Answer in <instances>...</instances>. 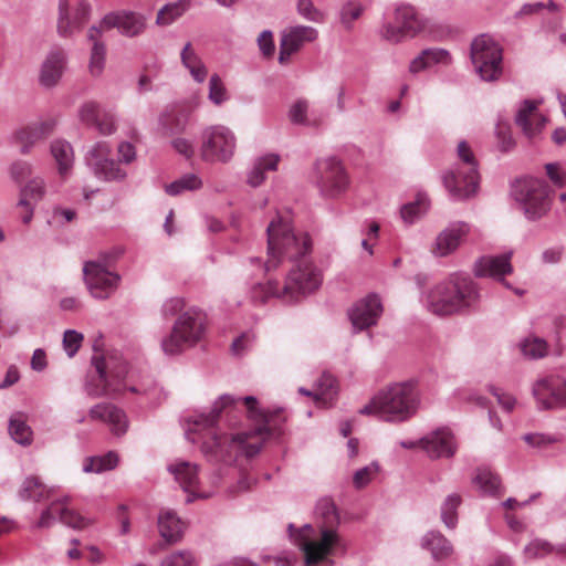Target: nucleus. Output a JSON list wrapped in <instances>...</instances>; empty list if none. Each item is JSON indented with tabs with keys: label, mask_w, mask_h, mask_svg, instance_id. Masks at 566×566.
Segmentation results:
<instances>
[{
	"label": "nucleus",
	"mask_w": 566,
	"mask_h": 566,
	"mask_svg": "<svg viewBox=\"0 0 566 566\" xmlns=\"http://www.w3.org/2000/svg\"><path fill=\"white\" fill-rule=\"evenodd\" d=\"M426 27L424 18L410 4L397 6L394 21L382 24L380 35L382 39L399 43L406 38H412Z\"/></svg>",
	"instance_id": "nucleus-12"
},
{
	"label": "nucleus",
	"mask_w": 566,
	"mask_h": 566,
	"mask_svg": "<svg viewBox=\"0 0 566 566\" xmlns=\"http://www.w3.org/2000/svg\"><path fill=\"white\" fill-rule=\"evenodd\" d=\"M101 113H102L101 105L96 102L90 101V102H85L81 106L78 115H80L81 120L84 124H86L88 126H93L97 122L98 117L101 116Z\"/></svg>",
	"instance_id": "nucleus-56"
},
{
	"label": "nucleus",
	"mask_w": 566,
	"mask_h": 566,
	"mask_svg": "<svg viewBox=\"0 0 566 566\" xmlns=\"http://www.w3.org/2000/svg\"><path fill=\"white\" fill-rule=\"evenodd\" d=\"M280 161L276 154H268L256 158L247 174V182L255 188L266 179L268 171H275Z\"/></svg>",
	"instance_id": "nucleus-30"
},
{
	"label": "nucleus",
	"mask_w": 566,
	"mask_h": 566,
	"mask_svg": "<svg viewBox=\"0 0 566 566\" xmlns=\"http://www.w3.org/2000/svg\"><path fill=\"white\" fill-rule=\"evenodd\" d=\"M146 25L147 18L143 13L119 10L105 14L96 27L101 28L102 33L115 28L122 35L135 38L144 33Z\"/></svg>",
	"instance_id": "nucleus-18"
},
{
	"label": "nucleus",
	"mask_w": 566,
	"mask_h": 566,
	"mask_svg": "<svg viewBox=\"0 0 566 566\" xmlns=\"http://www.w3.org/2000/svg\"><path fill=\"white\" fill-rule=\"evenodd\" d=\"M9 433L19 444L29 446L32 442V430L27 424L22 412H15L10 417Z\"/></svg>",
	"instance_id": "nucleus-39"
},
{
	"label": "nucleus",
	"mask_w": 566,
	"mask_h": 566,
	"mask_svg": "<svg viewBox=\"0 0 566 566\" xmlns=\"http://www.w3.org/2000/svg\"><path fill=\"white\" fill-rule=\"evenodd\" d=\"M235 149V137L226 126L213 125L205 128L201 134L200 156L208 163H227Z\"/></svg>",
	"instance_id": "nucleus-13"
},
{
	"label": "nucleus",
	"mask_w": 566,
	"mask_h": 566,
	"mask_svg": "<svg viewBox=\"0 0 566 566\" xmlns=\"http://www.w3.org/2000/svg\"><path fill=\"white\" fill-rule=\"evenodd\" d=\"M45 195V184L40 177L31 179L20 189L19 207H29V203L39 202Z\"/></svg>",
	"instance_id": "nucleus-40"
},
{
	"label": "nucleus",
	"mask_w": 566,
	"mask_h": 566,
	"mask_svg": "<svg viewBox=\"0 0 566 566\" xmlns=\"http://www.w3.org/2000/svg\"><path fill=\"white\" fill-rule=\"evenodd\" d=\"M547 343L539 337L525 338L521 344L524 356L531 359L543 358L547 354Z\"/></svg>",
	"instance_id": "nucleus-46"
},
{
	"label": "nucleus",
	"mask_w": 566,
	"mask_h": 566,
	"mask_svg": "<svg viewBox=\"0 0 566 566\" xmlns=\"http://www.w3.org/2000/svg\"><path fill=\"white\" fill-rule=\"evenodd\" d=\"M537 104L534 101L525 99L517 111L515 123L520 126L530 139L534 138L545 126L546 118L536 113Z\"/></svg>",
	"instance_id": "nucleus-25"
},
{
	"label": "nucleus",
	"mask_w": 566,
	"mask_h": 566,
	"mask_svg": "<svg viewBox=\"0 0 566 566\" xmlns=\"http://www.w3.org/2000/svg\"><path fill=\"white\" fill-rule=\"evenodd\" d=\"M92 365L94 374L88 375V380L85 384L87 395L92 397H101L109 392L117 391L118 388L113 386L111 377L114 379H123L126 374V366L114 368L112 360L104 356H93Z\"/></svg>",
	"instance_id": "nucleus-15"
},
{
	"label": "nucleus",
	"mask_w": 566,
	"mask_h": 566,
	"mask_svg": "<svg viewBox=\"0 0 566 566\" xmlns=\"http://www.w3.org/2000/svg\"><path fill=\"white\" fill-rule=\"evenodd\" d=\"M422 547L429 549L437 560L448 558L453 551L448 539L437 532H429L423 537Z\"/></svg>",
	"instance_id": "nucleus-37"
},
{
	"label": "nucleus",
	"mask_w": 566,
	"mask_h": 566,
	"mask_svg": "<svg viewBox=\"0 0 566 566\" xmlns=\"http://www.w3.org/2000/svg\"><path fill=\"white\" fill-rule=\"evenodd\" d=\"M489 391L496 398L499 405L504 411H513L516 405V399L512 395L504 392L502 389L495 386H490Z\"/></svg>",
	"instance_id": "nucleus-59"
},
{
	"label": "nucleus",
	"mask_w": 566,
	"mask_h": 566,
	"mask_svg": "<svg viewBox=\"0 0 566 566\" xmlns=\"http://www.w3.org/2000/svg\"><path fill=\"white\" fill-rule=\"evenodd\" d=\"M382 408V420L400 422L416 413L420 399L411 382L392 384L377 394Z\"/></svg>",
	"instance_id": "nucleus-7"
},
{
	"label": "nucleus",
	"mask_w": 566,
	"mask_h": 566,
	"mask_svg": "<svg viewBox=\"0 0 566 566\" xmlns=\"http://www.w3.org/2000/svg\"><path fill=\"white\" fill-rule=\"evenodd\" d=\"M83 335L74 329H67L63 335V348L69 357H73L80 349Z\"/></svg>",
	"instance_id": "nucleus-57"
},
{
	"label": "nucleus",
	"mask_w": 566,
	"mask_h": 566,
	"mask_svg": "<svg viewBox=\"0 0 566 566\" xmlns=\"http://www.w3.org/2000/svg\"><path fill=\"white\" fill-rule=\"evenodd\" d=\"M87 40L92 43L88 70L93 76H99L105 67L106 48L102 41L103 33L96 24L92 25L86 34Z\"/></svg>",
	"instance_id": "nucleus-27"
},
{
	"label": "nucleus",
	"mask_w": 566,
	"mask_h": 566,
	"mask_svg": "<svg viewBox=\"0 0 566 566\" xmlns=\"http://www.w3.org/2000/svg\"><path fill=\"white\" fill-rule=\"evenodd\" d=\"M512 196L531 221L543 218L551 209L548 188L542 179L532 177L517 179L512 185Z\"/></svg>",
	"instance_id": "nucleus-9"
},
{
	"label": "nucleus",
	"mask_w": 566,
	"mask_h": 566,
	"mask_svg": "<svg viewBox=\"0 0 566 566\" xmlns=\"http://www.w3.org/2000/svg\"><path fill=\"white\" fill-rule=\"evenodd\" d=\"M532 394L539 410L566 408V379L548 375L537 379Z\"/></svg>",
	"instance_id": "nucleus-17"
},
{
	"label": "nucleus",
	"mask_w": 566,
	"mask_h": 566,
	"mask_svg": "<svg viewBox=\"0 0 566 566\" xmlns=\"http://www.w3.org/2000/svg\"><path fill=\"white\" fill-rule=\"evenodd\" d=\"M268 261L262 263L259 258H250L249 264L258 268L260 273L269 272L279 266L283 260L298 261L281 287L276 281L269 280L265 284L258 283L252 290V298L264 303L269 297H279L285 302H295L316 289L322 283L319 270L307 259L312 250V240L306 232H295L287 220L277 216L268 228Z\"/></svg>",
	"instance_id": "nucleus-2"
},
{
	"label": "nucleus",
	"mask_w": 566,
	"mask_h": 566,
	"mask_svg": "<svg viewBox=\"0 0 566 566\" xmlns=\"http://www.w3.org/2000/svg\"><path fill=\"white\" fill-rule=\"evenodd\" d=\"M318 32L313 27L295 25L284 30L281 40L283 44L290 46L292 51H298L302 45L307 42H313L317 39Z\"/></svg>",
	"instance_id": "nucleus-31"
},
{
	"label": "nucleus",
	"mask_w": 566,
	"mask_h": 566,
	"mask_svg": "<svg viewBox=\"0 0 566 566\" xmlns=\"http://www.w3.org/2000/svg\"><path fill=\"white\" fill-rule=\"evenodd\" d=\"M53 126L52 122H42L21 128L15 135L17 142L21 145L20 153L29 154L36 143L52 134Z\"/></svg>",
	"instance_id": "nucleus-28"
},
{
	"label": "nucleus",
	"mask_w": 566,
	"mask_h": 566,
	"mask_svg": "<svg viewBox=\"0 0 566 566\" xmlns=\"http://www.w3.org/2000/svg\"><path fill=\"white\" fill-rule=\"evenodd\" d=\"M67 55L61 49L51 50L45 56L40 74L39 83L45 88H52L57 85L66 69Z\"/></svg>",
	"instance_id": "nucleus-22"
},
{
	"label": "nucleus",
	"mask_w": 566,
	"mask_h": 566,
	"mask_svg": "<svg viewBox=\"0 0 566 566\" xmlns=\"http://www.w3.org/2000/svg\"><path fill=\"white\" fill-rule=\"evenodd\" d=\"M324 524L319 526V537L314 526L306 524L295 530L290 525V535L294 543L303 551L305 563L308 566L323 560L338 545L339 538L333 525L338 523V515L333 503L326 501Z\"/></svg>",
	"instance_id": "nucleus-4"
},
{
	"label": "nucleus",
	"mask_w": 566,
	"mask_h": 566,
	"mask_svg": "<svg viewBox=\"0 0 566 566\" xmlns=\"http://www.w3.org/2000/svg\"><path fill=\"white\" fill-rule=\"evenodd\" d=\"M56 32L61 38L69 39L80 32L91 17V4L86 0H59Z\"/></svg>",
	"instance_id": "nucleus-14"
},
{
	"label": "nucleus",
	"mask_w": 566,
	"mask_h": 566,
	"mask_svg": "<svg viewBox=\"0 0 566 566\" xmlns=\"http://www.w3.org/2000/svg\"><path fill=\"white\" fill-rule=\"evenodd\" d=\"M421 449L432 460L449 459L457 453L458 444L453 432L447 427H441L421 438Z\"/></svg>",
	"instance_id": "nucleus-19"
},
{
	"label": "nucleus",
	"mask_w": 566,
	"mask_h": 566,
	"mask_svg": "<svg viewBox=\"0 0 566 566\" xmlns=\"http://www.w3.org/2000/svg\"><path fill=\"white\" fill-rule=\"evenodd\" d=\"M430 208V201L426 193H418L415 201L403 205L400 209L401 219L407 224H413L422 218Z\"/></svg>",
	"instance_id": "nucleus-35"
},
{
	"label": "nucleus",
	"mask_w": 566,
	"mask_h": 566,
	"mask_svg": "<svg viewBox=\"0 0 566 566\" xmlns=\"http://www.w3.org/2000/svg\"><path fill=\"white\" fill-rule=\"evenodd\" d=\"M111 146L106 142L96 143L86 154L85 161L96 178L103 181H123L127 172L120 164L109 158Z\"/></svg>",
	"instance_id": "nucleus-16"
},
{
	"label": "nucleus",
	"mask_w": 566,
	"mask_h": 566,
	"mask_svg": "<svg viewBox=\"0 0 566 566\" xmlns=\"http://www.w3.org/2000/svg\"><path fill=\"white\" fill-rule=\"evenodd\" d=\"M209 99L214 105H221L229 99L227 88L218 74H213L209 80Z\"/></svg>",
	"instance_id": "nucleus-50"
},
{
	"label": "nucleus",
	"mask_w": 566,
	"mask_h": 566,
	"mask_svg": "<svg viewBox=\"0 0 566 566\" xmlns=\"http://www.w3.org/2000/svg\"><path fill=\"white\" fill-rule=\"evenodd\" d=\"M10 174L15 182H21L32 174V166L30 163L24 160L14 161L11 165Z\"/></svg>",
	"instance_id": "nucleus-60"
},
{
	"label": "nucleus",
	"mask_w": 566,
	"mask_h": 566,
	"mask_svg": "<svg viewBox=\"0 0 566 566\" xmlns=\"http://www.w3.org/2000/svg\"><path fill=\"white\" fill-rule=\"evenodd\" d=\"M479 300L478 284L471 277L453 275L429 291L426 305L431 313L447 316L476 306Z\"/></svg>",
	"instance_id": "nucleus-3"
},
{
	"label": "nucleus",
	"mask_w": 566,
	"mask_h": 566,
	"mask_svg": "<svg viewBox=\"0 0 566 566\" xmlns=\"http://www.w3.org/2000/svg\"><path fill=\"white\" fill-rule=\"evenodd\" d=\"M51 154L54 157L59 172L65 176L73 165V148L66 140H54L51 144Z\"/></svg>",
	"instance_id": "nucleus-38"
},
{
	"label": "nucleus",
	"mask_w": 566,
	"mask_h": 566,
	"mask_svg": "<svg viewBox=\"0 0 566 566\" xmlns=\"http://www.w3.org/2000/svg\"><path fill=\"white\" fill-rule=\"evenodd\" d=\"M379 471V465L377 462H371L370 464L357 470L354 474V484L357 489H361L367 485Z\"/></svg>",
	"instance_id": "nucleus-54"
},
{
	"label": "nucleus",
	"mask_w": 566,
	"mask_h": 566,
	"mask_svg": "<svg viewBox=\"0 0 566 566\" xmlns=\"http://www.w3.org/2000/svg\"><path fill=\"white\" fill-rule=\"evenodd\" d=\"M522 439L528 446L537 449H545L559 441L556 436L539 432L526 433L522 437Z\"/></svg>",
	"instance_id": "nucleus-55"
},
{
	"label": "nucleus",
	"mask_w": 566,
	"mask_h": 566,
	"mask_svg": "<svg viewBox=\"0 0 566 566\" xmlns=\"http://www.w3.org/2000/svg\"><path fill=\"white\" fill-rule=\"evenodd\" d=\"M60 521L73 528H83L88 524L87 518L69 509L63 502H60Z\"/></svg>",
	"instance_id": "nucleus-51"
},
{
	"label": "nucleus",
	"mask_w": 566,
	"mask_h": 566,
	"mask_svg": "<svg viewBox=\"0 0 566 566\" xmlns=\"http://www.w3.org/2000/svg\"><path fill=\"white\" fill-rule=\"evenodd\" d=\"M316 390L319 395L321 402L331 403L338 392L336 378L329 373H323L316 381Z\"/></svg>",
	"instance_id": "nucleus-42"
},
{
	"label": "nucleus",
	"mask_w": 566,
	"mask_h": 566,
	"mask_svg": "<svg viewBox=\"0 0 566 566\" xmlns=\"http://www.w3.org/2000/svg\"><path fill=\"white\" fill-rule=\"evenodd\" d=\"M457 151L461 164L443 175V185L453 200H465L478 191V161L465 140L458 144Z\"/></svg>",
	"instance_id": "nucleus-6"
},
{
	"label": "nucleus",
	"mask_w": 566,
	"mask_h": 566,
	"mask_svg": "<svg viewBox=\"0 0 566 566\" xmlns=\"http://www.w3.org/2000/svg\"><path fill=\"white\" fill-rule=\"evenodd\" d=\"M279 411H268L258 407L254 396L235 398L224 394L214 401L209 413L192 418V428L186 432L187 439L201 430L208 431V439L201 443V451L211 462L226 465L234 463L239 455L252 459L269 439L283 434Z\"/></svg>",
	"instance_id": "nucleus-1"
},
{
	"label": "nucleus",
	"mask_w": 566,
	"mask_h": 566,
	"mask_svg": "<svg viewBox=\"0 0 566 566\" xmlns=\"http://www.w3.org/2000/svg\"><path fill=\"white\" fill-rule=\"evenodd\" d=\"M207 331L206 314L190 307L177 316L169 334L160 340V348L166 356H177L196 346Z\"/></svg>",
	"instance_id": "nucleus-5"
},
{
	"label": "nucleus",
	"mask_w": 566,
	"mask_h": 566,
	"mask_svg": "<svg viewBox=\"0 0 566 566\" xmlns=\"http://www.w3.org/2000/svg\"><path fill=\"white\" fill-rule=\"evenodd\" d=\"M90 417L106 422L113 434L122 437L127 432L128 419L126 413L118 407L103 402L90 409Z\"/></svg>",
	"instance_id": "nucleus-24"
},
{
	"label": "nucleus",
	"mask_w": 566,
	"mask_h": 566,
	"mask_svg": "<svg viewBox=\"0 0 566 566\" xmlns=\"http://www.w3.org/2000/svg\"><path fill=\"white\" fill-rule=\"evenodd\" d=\"M185 301L181 297H171L167 300L161 306V314L164 317L168 318L171 316H179L182 312H185Z\"/></svg>",
	"instance_id": "nucleus-58"
},
{
	"label": "nucleus",
	"mask_w": 566,
	"mask_h": 566,
	"mask_svg": "<svg viewBox=\"0 0 566 566\" xmlns=\"http://www.w3.org/2000/svg\"><path fill=\"white\" fill-rule=\"evenodd\" d=\"M461 497H447L441 507V517L443 523L452 528L457 524V510L461 503Z\"/></svg>",
	"instance_id": "nucleus-52"
},
{
	"label": "nucleus",
	"mask_w": 566,
	"mask_h": 566,
	"mask_svg": "<svg viewBox=\"0 0 566 566\" xmlns=\"http://www.w3.org/2000/svg\"><path fill=\"white\" fill-rule=\"evenodd\" d=\"M176 482L188 495H205L197 491L198 467L187 461H179L168 467Z\"/></svg>",
	"instance_id": "nucleus-26"
},
{
	"label": "nucleus",
	"mask_w": 566,
	"mask_h": 566,
	"mask_svg": "<svg viewBox=\"0 0 566 566\" xmlns=\"http://www.w3.org/2000/svg\"><path fill=\"white\" fill-rule=\"evenodd\" d=\"M190 7V0H178L165 4L157 13L156 24L166 27L180 18Z\"/></svg>",
	"instance_id": "nucleus-41"
},
{
	"label": "nucleus",
	"mask_w": 566,
	"mask_h": 566,
	"mask_svg": "<svg viewBox=\"0 0 566 566\" xmlns=\"http://www.w3.org/2000/svg\"><path fill=\"white\" fill-rule=\"evenodd\" d=\"M512 252L501 255H485L480 258L474 264V274L479 277H493L502 282V284L511 289L509 282L503 277L513 271L511 264Z\"/></svg>",
	"instance_id": "nucleus-21"
},
{
	"label": "nucleus",
	"mask_w": 566,
	"mask_h": 566,
	"mask_svg": "<svg viewBox=\"0 0 566 566\" xmlns=\"http://www.w3.org/2000/svg\"><path fill=\"white\" fill-rule=\"evenodd\" d=\"M160 566H198V560L190 551H176L167 555Z\"/></svg>",
	"instance_id": "nucleus-48"
},
{
	"label": "nucleus",
	"mask_w": 566,
	"mask_h": 566,
	"mask_svg": "<svg viewBox=\"0 0 566 566\" xmlns=\"http://www.w3.org/2000/svg\"><path fill=\"white\" fill-rule=\"evenodd\" d=\"M185 523L172 510H163L158 516V531L168 544H175L182 538Z\"/></svg>",
	"instance_id": "nucleus-29"
},
{
	"label": "nucleus",
	"mask_w": 566,
	"mask_h": 566,
	"mask_svg": "<svg viewBox=\"0 0 566 566\" xmlns=\"http://www.w3.org/2000/svg\"><path fill=\"white\" fill-rule=\"evenodd\" d=\"M254 336L251 333H242L238 336L231 345V350L233 355L241 356L243 355L252 345Z\"/></svg>",
	"instance_id": "nucleus-61"
},
{
	"label": "nucleus",
	"mask_w": 566,
	"mask_h": 566,
	"mask_svg": "<svg viewBox=\"0 0 566 566\" xmlns=\"http://www.w3.org/2000/svg\"><path fill=\"white\" fill-rule=\"evenodd\" d=\"M381 313L382 304L379 296L370 293L349 308L348 317L356 331H363L375 325Z\"/></svg>",
	"instance_id": "nucleus-20"
},
{
	"label": "nucleus",
	"mask_w": 566,
	"mask_h": 566,
	"mask_svg": "<svg viewBox=\"0 0 566 566\" xmlns=\"http://www.w3.org/2000/svg\"><path fill=\"white\" fill-rule=\"evenodd\" d=\"M189 122V113L184 108L167 109L159 118L161 128L168 135L182 133Z\"/></svg>",
	"instance_id": "nucleus-33"
},
{
	"label": "nucleus",
	"mask_w": 566,
	"mask_h": 566,
	"mask_svg": "<svg viewBox=\"0 0 566 566\" xmlns=\"http://www.w3.org/2000/svg\"><path fill=\"white\" fill-rule=\"evenodd\" d=\"M117 255L114 252H105L96 260L84 263V282L92 297L107 300L117 290L120 276L111 271Z\"/></svg>",
	"instance_id": "nucleus-8"
},
{
	"label": "nucleus",
	"mask_w": 566,
	"mask_h": 566,
	"mask_svg": "<svg viewBox=\"0 0 566 566\" xmlns=\"http://www.w3.org/2000/svg\"><path fill=\"white\" fill-rule=\"evenodd\" d=\"M470 232V226L463 221L450 223L436 239L432 252L437 256H447L458 249L461 240Z\"/></svg>",
	"instance_id": "nucleus-23"
},
{
	"label": "nucleus",
	"mask_w": 566,
	"mask_h": 566,
	"mask_svg": "<svg viewBox=\"0 0 566 566\" xmlns=\"http://www.w3.org/2000/svg\"><path fill=\"white\" fill-rule=\"evenodd\" d=\"M182 65L189 71L192 78L198 83H203L207 78L208 71L200 56L195 52L191 43L188 42L180 53Z\"/></svg>",
	"instance_id": "nucleus-32"
},
{
	"label": "nucleus",
	"mask_w": 566,
	"mask_h": 566,
	"mask_svg": "<svg viewBox=\"0 0 566 566\" xmlns=\"http://www.w3.org/2000/svg\"><path fill=\"white\" fill-rule=\"evenodd\" d=\"M364 7L357 1H347L339 9V21L346 30H352L353 24L360 18Z\"/></svg>",
	"instance_id": "nucleus-45"
},
{
	"label": "nucleus",
	"mask_w": 566,
	"mask_h": 566,
	"mask_svg": "<svg viewBox=\"0 0 566 566\" xmlns=\"http://www.w3.org/2000/svg\"><path fill=\"white\" fill-rule=\"evenodd\" d=\"M52 492L54 491L34 475L25 478L20 489V495H49Z\"/></svg>",
	"instance_id": "nucleus-49"
},
{
	"label": "nucleus",
	"mask_w": 566,
	"mask_h": 566,
	"mask_svg": "<svg viewBox=\"0 0 566 566\" xmlns=\"http://www.w3.org/2000/svg\"><path fill=\"white\" fill-rule=\"evenodd\" d=\"M470 56L474 71L482 81H496L502 74V48L490 35L481 34L472 41Z\"/></svg>",
	"instance_id": "nucleus-10"
},
{
	"label": "nucleus",
	"mask_w": 566,
	"mask_h": 566,
	"mask_svg": "<svg viewBox=\"0 0 566 566\" xmlns=\"http://www.w3.org/2000/svg\"><path fill=\"white\" fill-rule=\"evenodd\" d=\"M201 186H202L201 179L195 174H189V175H185V176L180 177L179 179L175 180L174 182L167 185L165 187V190L169 196H178L186 190H189V191L197 190Z\"/></svg>",
	"instance_id": "nucleus-43"
},
{
	"label": "nucleus",
	"mask_w": 566,
	"mask_h": 566,
	"mask_svg": "<svg viewBox=\"0 0 566 566\" xmlns=\"http://www.w3.org/2000/svg\"><path fill=\"white\" fill-rule=\"evenodd\" d=\"M258 44L260 51L265 57H271L274 53L275 45L273 41L272 32L269 30H264L258 36Z\"/></svg>",
	"instance_id": "nucleus-63"
},
{
	"label": "nucleus",
	"mask_w": 566,
	"mask_h": 566,
	"mask_svg": "<svg viewBox=\"0 0 566 566\" xmlns=\"http://www.w3.org/2000/svg\"><path fill=\"white\" fill-rule=\"evenodd\" d=\"M314 182L326 199L342 196L349 186V178L342 161L336 157L318 159L314 168Z\"/></svg>",
	"instance_id": "nucleus-11"
},
{
	"label": "nucleus",
	"mask_w": 566,
	"mask_h": 566,
	"mask_svg": "<svg viewBox=\"0 0 566 566\" xmlns=\"http://www.w3.org/2000/svg\"><path fill=\"white\" fill-rule=\"evenodd\" d=\"M103 135H111L115 132V118L111 113L102 112L97 122L93 125Z\"/></svg>",
	"instance_id": "nucleus-62"
},
{
	"label": "nucleus",
	"mask_w": 566,
	"mask_h": 566,
	"mask_svg": "<svg viewBox=\"0 0 566 566\" xmlns=\"http://www.w3.org/2000/svg\"><path fill=\"white\" fill-rule=\"evenodd\" d=\"M422 56H424L428 67L436 64L448 65L451 63V55L448 50L441 48H429L422 50Z\"/></svg>",
	"instance_id": "nucleus-53"
},
{
	"label": "nucleus",
	"mask_w": 566,
	"mask_h": 566,
	"mask_svg": "<svg viewBox=\"0 0 566 566\" xmlns=\"http://www.w3.org/2000/svg\"><path fill=\"white\" fill-rule=\"evenodd\" d=\"M297 13L305 20L314 23H323L325 21V13L315 7L312 0H297Z\"/></svg>",
	"instance_id": "nucleus-47"
},
{
	"label": "nucleus",
	"mask_w": 566,
	"mask_h": 566,
	"mask_svg": "<svg viewBox=\"0 0 566 566\" xmlns=\"http://www.w3.org/2000/svg\"><path fill=\"white\" fill-rule=\"evenodd\" d=\"M308 105L305 101H297L290 108V119L295 124H303L306 120Z\"/></svg>",
	"instance_id": "nucleus-64"
},
{
	"label": "nucleus",
	"mask_w": 566,
	"mask_h": 566,
	"mask_svg": "<svg viewBox=\"0 0 566 566\" xmlns=\"http://www.w3.org/2000/svg\"><path fill=\"white\" fill-rule=\"evenodd\" d=\"M118 464V455L114 451H108L103 455L87 457L83 461V472L85 473H103L113 470Z\"/></svg>",
	"instance_id": "nucleus-36"
},
{
	"label": "nucleus",
	"mask_w": 566,
	"mask_h": 566,
	"mask_svg": "<svg viewBox=\"0 0 566 566\" xmlns=\"http://www.w3.org/2000/svg\"><path fill=\"white\" fill-rule=\"evenodd\" d=\"M554 552L558 555H566V546L553 547L547 542L535 539L531 542L524 549L526 558L530 559L543 557Z\"/></svg>",
	"instance_id": "nucleus-44"
},
{
	"label": "nucleus",
	"mask_w": 566,
	"mask_h": 566,
	"mask_svg": "<svg viewBox=\"0 0 566 566\" xmlns=\"http://www.w3.org/2000/svg\"><path fill=\"white\" fill-rule=\"evenodd\" d=\"M472 482L484 495H497L505 491L500 476L489 469H479Z\"/></svg>",
	"instance_id": "nucleus-34"
}]
</instances>
